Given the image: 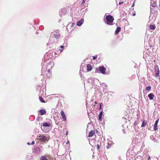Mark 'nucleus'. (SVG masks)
Returning <instances> with one entry per match:
<instances>
[{
    "label": "nucleus",
    "instance_id": "obj_1",
    "mask_svg": "<svg viewBox=\"0 0 160 160\" xmlns=\"http://www.w3.org/2000/svg\"><path fill=\"white\" fill-rule=\"evenodd\" d=\"M106 21L105 23L109 25H113V22L114 18L111 15H108L106 16Z\"/></svg>",
    "mask_w": 160,
    "mask_h": 160
},
{
    "label": "nucleus",
    "instance_id": "obj_2",
    "mask_svg": "<svg viewBox=\"0 0 160 160\" xmlns=\"http://www.w3.org/2000/svg\"><path fill=\"white\" fill-rule=\"evenodd\" d=\"M38 137L39 138L38 139L42 142H48L49 139V138L44 135H40Z\"/></svg>",
    "mask_w": 160,
    "mask_h": 160
},
{
    "label": "nucleus",
    "instance_id": "obj_3",
    "mask_svg": "<svg viewBox=\"0 0 160 160\" xmlns=\"http://www.w3.org/2000/svg\"><path fill=\"white\" fill-rule=\"evenodd\" d=\"M155 72V74L154 76L157 77L158 76L159 74V70L158 65H155L154 66Z\"/></svg>",
    "mask_w": 160,
    "mask_h": 160
},
{
    "label": "nucleus",
    "instance_id": "obj_4",
    "mask_svg": "<svg viewBox=\"0 0 160 160\" xmlns=\"http://www.w3.org/2000/svg\"><path fill=\"white\" fill-rule=\"evenodd\" d=\"M99 71L103 74H105L106 68L103 66H99L98 68Z\"/></svg>",
    "mask_w": 160,
    "mask_h": 160
},
{
    "label": "nucleus",
    "instance_id": "obj_5",
    "mask_svg": "<svg viewBox=\"0 0 160 160\" xmlns=\"http://www.w3.org/2000/svg\"><path fill=\"white\" fill-rule=\"evenodd\" d=\"M60 114L62 117V121L66 122L67 120L66 116L63 112V111L61 110L60 112Z\"/></svg>",
    "mask_w": 160,
    "mask_h": 160
},
{
    "label": "nucleus",
    "instance_id": "obj_6",
    "mask_svg": "<svg viewBox=\"0 0 160 160\" xmlns=\"http://www.w3.org/2000/svg\"><path fill=\"white\" fill-rule=\"evenodd\" d=\"M95 131L94 130H91L89 132V135L88 136V137H91L93 136L95 134Z\"/></svg>",
    "mask_w": 160,
    "mask_h": 160
},
{
    "label": "nucleus",
    "instance_id": "obj_7",
    "mask_svg": "<svg viewBox=\"0 0 160 160\" xmlns=\"http://www.w3.org/2000/svg\"><path fill=\"white\" fill-rule=\"evenodd\" d=\"M159 121V119H158L156 121L154 127V129L155 130H157L158 129V124Z\"/></svg>",
    "mask_w": 160,
    "mask_h": 160
},
{
    "label": "nucleus",
    "instance_id": "obj_8",
    "mask_svg": "<svg viewBox=\"0 0 160 160\" xmlns=\"http://www.w3.org/2000/svg\"><path fill=\"white\" fill-rule=\"evenodd\" d=\"M87 71L89 72L92 69V66L90 65L89 64H88L87 65Z\"/></svg>",
    "mask_w": 160,
    "mask_h": 160
},
{
    "label": "nucleus",
    "instance_id": "obj_9",
    "mask_svg": "<svg viewBox=\"0 0 160 160\" xmlns=\"http://www.w3.org/2000/svg\"><path fill=\"white\" fill-rule=\"evenodd\" d=\"M83 21L84 20L83 19H82L79 21H78L77 22V25L79 26H81L82 25V23H83Z\"/></svg>",
    "mask_w": 160,
    "mask_h": 160
},
{
    "label": "nucleus",
    "instance_id": "obj_10",
    "mask_svg": "<svg viewBox=\"0 0 160 160\" xmlns=\"http://www.w3.org/2000/svg\"><path fill=\"white\" fill-rule=\"evenodd\" d=\"M39 112L40 113V115H42L44 114H45L46 112V111L43 109H41L39 110Z\"/></svg>",
    "mask_w": 160,
    "mask_h": 160
},
{
    "label": "nucleus",
    "instance_id": "obj_11",
    "mask_svg": "<svg viewBox=\"0 0 160 160\" xmlns=\"http://www.w3.org/2000/svg\"><path fill=\"white\" fill-rule=\"evenodd\" d=\"M148 97L150 99L152 100L153 98L154 95L152 93H151L148 95Z\"/></svg>",
    "mask_w": 160,
    "mask_h": 160
},
{
    "label": "nucleus",
    "instance_id": "obj_12",
    "mask_svg": "<svg viewBox=\"0 0 160 160\" xmlns=\"http://www.w3.org/2000/svg\"><path fill=\"white\" fill-rule=\"evenodd\" d=\"M47 155L42 156L40 158V160H49L47 158Z\"/></svg>",
    "mask_w": 160,
    "mask_h": 160
},
{
    "label": "nucleus",
    "instance_id": "obj_13",
    "mask_svg": "<svg viewBox=\"0 0 160 160\" xmlns=\"http://www.w3.org/2000/svg\"><path fill=\"white\" fill-rule=\"evenodd\" d=\"M121 28L119 27L117 28L115 31V34H118L119 32L121 31Z\"/></svg>",
    "mask_w": 160,
    "mask_h": 160
},
{
    "label": "nucleus",
    "instance_id": "obj_14",
    "mask_svg": "<svg viewBox=\"0 0 160 160\" xmlns=\"http://www.w3.org/2000/svg\"><path fill=\"white\" fill-rule=\"evenodd\" d=\"M103 112L102 111H101L100 113H99V116H98V118H99V120L101 121V120L102 119V115L103 114Z\"/></svg>",
    "mask_w": 160,
    "mask_h": 160
},
{
    "label": "nucleus",
    "instance_id": "obj_15",
    "mask_svg": "<svg viewBox=\"0 0 160 160\" xmlns=\"http://www.w3.org/2000/svg\"><path fill=\"white\" fill-rule=\"evenodd\" d=\"M149 27L150 29L152 30H154L156 28V26L152 25H150Z\"/></svg>",
    "mask_w": 160,
    "mask_h": 160
},
{
    "label": "nucleus",
    "instance_id": "obj_16",
    "mask_svg": "<svg viewBox=\"0 0 160 160\" xmlns=\"http://www.w3.org/2000/svg\"><path fill=\"white\" fill-rule=\"evenodd\" d=\"M39 100L40 101V102L42 103H45V102L43 99V98H42L41 97H39Z\"/></svg>",
    "mask_w": 160,
    "mask_h": 160
},
{
    "label": "nucleus",
    "instance_id": "obj_17",
    "mask_svg": "<svg viewBox=\"0 0 160 160\" xmlns=\"http://www.w3.org/2000/svg\"><path fill=\"white\" fill-rule=\"evenodd\" d=\"M35 150L36 151H37L38 153H40L41 152V150L39 147H37L35 149Z\"/></svg>",
    "mask_w": 160,
    "mask_h": 160
},
{
    "label": "nucleus",
    "instance_id": "obj_18",
    "mask_svg": "<svg viewBox=\"0 0 160 160\" xmlns=\"http://www.w3.org/2000/svg\"><path fill=\"white\" fill-rule=\"evenodd\" d=\"M43 126L45 127H50V124H48L47 122H45V123H43Z\"/></svg>",
    "mask_w": 160,
    "mask_h": 160
},
{
    "label": "nucleus",
    "instance_id": "obj_19",
    "mask_svg": "<svg viewBox=\"0 0 160 160\" xmlns=\"http://www.w3.org/2000/svg\"><path fill=\"white\" fill-rule=\"evenodd\" d=\"M147 124V122H145V120H143L142 122V124L141 127H145Z\"/></svg>",
    "mask_w": 160,
    "mask_h": 160
},
{
    "label": "nucleus",
    "instance_id": "obj_20",
    "mask_svg": "<svg viewBox=\"0 0 160 160\" xmlns=\"http://www.w3.org/2000/svg\"><path fill=\"white\" fill-rule=\"evenodd\" d=\"M151 89V87L150 86H148L146 87L145 89L146 91H149Z\"/></svg>",
    "mask_w": 160,
    "mask_h": 160
},
{
    "label": "nucleus",
    "instance_id": "obj_21",
    "mask_svg": "<svg viewBox=\"0 0 160 160\" xmlns=\"http://www.w3.org/2000/svg\"><path fill=\"white\" fill-rule=\"evenodd\" d=\"M55 37L56 38H59L60 35L58 34H56L54 35Z\"/></svg>",
    "mask_w": 160,
    "mask_h": 160
},
{
    "label": "nucleus",
    "instance_id": "obj_22",
    "mask_svg": "<svg viewBox=\"0 0 160 160\" xmlns=\"http://www.w3.org/2000/svg\"><path fill=\"white\" fill-rule=\"evenodd\" d=\"M97 57H98V55H96L95 56H94L93 57V60L95 59L96 58H97Z\"/></svg>",
    "mask_w": 160,
    "mask_h": 160
},
{
    "label": "nucleus",
    "instance_id": "obj_23",
    "mask_svg": "<svg viewBox=\"0 0 160 160\" xmlns=\"http://www.w3.org/2000/svg\"><path fill=\"white\" fill-rule=\"evenodd\" d=\"M97 148L98 150H99L100 149V146L98 144L97 145Z\"/></svg>",
    "mask_w": 160,
    "mask_h": 160
},
{
    "label": "nucleus",
    "instance_id": "obj_24",
    "mask_svg": "<svg viewBox=\"0 0 160 160\" xmlns=\"http://www.w3.org/2000/svg\"><path fill=\"white\" fill-rule=\"evenodd\" d=\"M157 4L156 3H153L152 4V6L153 7H156Z\"/></svg>",
    "mask_w": 160,
    "mask_h": 160
},
{
    "label": "nucleus",
    "instance_id": "obj_25",
    "mask_svg": "<svg viewBox=\"0 0 160 160\" xmlns=\"http://www.w3.org/2000/svg\"><path fill=\"white\" fill-rule=\"evenodd\" d=\"M75 25V23H72V24H71V27H73Z\"/></svg>",
    "mask_w": 160,
    "mask_h": 160
},
{
    "label": "nucleus",
    "instance_id": "obj_26",
    "mask_svg": "<svg viewBox=\"0 0 160 160\" xmlns=\"http://www.w3.org/2000/svg\"><path fill=\"white\" fill-rule=\"evenodd\" d=\"M85 1H86V0H83L82 2V4L84 3Z\"/></svg>",
    "mask_w": 160,
    "mask_h": 160
},
{
    "label": "nucleus",
    "instance_id": "obj_27",
    "mask_svg": "<svg viewBox=\"0 0 160 160\" xmlns=\"http://www.w3.org/2000/svg\"><path fill=\"white\" fill-rule=\"evenodd\" d=\"M35 143L34 141H32V143H31V145H33Z\"/></svg>",
    "mask_w": 160,
    "mask_h": 160
},
{
    "label": "nucleus",
    "instance_id": "obj_28",
    "mask_svg": "<svg viewBox=\"0 0 160 160\" xmlns=\"http://www.w3.org/2000/svg\"><path fill=\"white\" fill-rule=\"evenodd\" d=\"M123 3V2H119V5H121V4H122V3Z\"/></svg>",
    "mask_w": 160,
    "mask_h": 160
},
{
    "label": "nucleus",
    "instance_id": "obj_29",
    "mask_svg": "<svg viewBox=\"0 0 160 160\" xmlns=\"http://www.w3.org/2000/svg\"><path fill=\"white\" fill-rule=\"evenodd\" d=\"M60 48H64V46L62 45L60 46Z\"/></svg>",
    "mask_w": 160,
    "mask_h": 160
},
{
    "label": "nucleus",
    "instance_id": "obj_30",
    "mask_svg": "<svg viewBox=\"0 0 160 160\" xmlns=\"http://www.w3.org/2000/svg\"><path fill=\"white\" fill-rule=\"evenodd\" d=\"M27 144H28V145H30L31 144V143H30V142H28V143H27Z\"/></svg>",
    "mask_w": 160,
    "mask_h": 160
},
{
    "label": "nucleus",
    "instance_id": "obj_31",
    "mask_svg": "<svg viewBox=\"0 0 160 160\" xmlns=\"http://www.w3.org/2000/svg\"><path fill=\"white\" fill-rule=\"evenodd\" d=\"M101 107H102L101 103H100V109L101 108Z\"/></svg>",
    "mask_w": 160,
    "mask_h": 160
},
{
    "label": "nucleus",
    "instance_id": "obj_32",
    "mask_svg": "<svg viewBox=\"0 0 160 160\" xmlns=\"http://www.w3.org/2000/svg\"><path fill=\"white\" fill-rule=\"evenodd\" d=\"M134 2H133V4L132 5V7H133L134 6Z\"/></svg>",
    "mask_w": 160,
    "mask_h": 160
},
{
    "label": "nucleus",
    "instance_id": "obj_33",
    "mask_svg": "<svg viewBox=\"0 0 160 160\" xmlns=\"http://www.w3.org/2000/svg\"><path fill=\"white\" fill-rule=\"evenodd\" d=\"M159 6L160 7V0H159Z\"/></svg>",
    "mask_w": 160,
    "mask_h": 160
},
{
    "label": "nucleus",
    "instance_id": "obj_34",
    "mask_svg": "<svg viewBox=\"0 0 160 160\" xmlns=\"http://www.w3.org/2000/svg\"><path fill=\"white\" fill-rule=\"evenodd\" d=\"M135 15H136V14H135V13H134V14H133V16H135Z\"/></svg>",
    "mask_w": 160,
    "mask_h": 160
},
{
    "label": "nucleus",
    "instance_id": "obj_35",
    "mask_svg": "<svg viewBox=\"0 0 160 160\" xmlns=\"http://www.w3.org/2000/svg\"><path fill=\"white\" fill-rule=\"evenodd\" d=\"M150 158V157L149 156L148 158V159H149Z\"/></svg>",
    "mask_w": 160,
    "mask_h": 160
},
{
    "label": "nucleus",
    "instance_id": "obj_36",
    "mask_svg": "<svg viewBox=\"0 0 160 160\" xmlns=\"http://www.w3.org/2000/svg\"><path fill=\"white\" fill-rule=\"evenodd\" d=\"M95 103L96 104H97V102H95Z\"/></svg>",
    "mask_w": 160,
    "mask_h": 160
},
{
    "label": "nucleus",
    "instance_id": "obj_37",
    "mask_svg": "<svg viewBox=\"0 0 160 160\" xmlns=\"http://www.w3.org/2000/svg\"><path fill=\"white\" fill-rule=\"evenodd\" d=\"M48 72H49L50 70L49 69H48Z\"/></svg>",
    "mask_w": 160,
    "mask_h": 160
},
{
    "label": "nucleus",
    "instance_id": "obj_38",
    "mask_svg": "<svg viewBox=\"0 0 160 160\" xmlns=\"http://www.w3.org/2000/svg\"><path fill=\"white\" fill-rule=\"evenodd\" d=\"M62 51V50H61V52Z\"/></svg>",
    "mask_w": 160,
    "mask_h": 160
},
{
    "label": "nucleus",
    "instance_id": "obj_39",
    "mask_svg": "<svg viewBox=\"0 0 160 160\" xmlns=\"http://www.w3.org/2000/svg\"><path fill=\"white\" fill-rule=\"evenodd\" d=\"M67 133H68V132H67V133H66V134H67Z\"/></svg>",
    "mask_w": 160,
    "mask_h": 160
},
{
    "label": "nucleus",
    "instance_id": "obj_40",
    "mask_svg": "<svg viewBox=\"0 0 160 160\" xmlns=\"http://www.w3.org/2000/svg\"><path fill=\"white\" fill-rule=\"evenodd\" d=\"M59 122H58V124Z\"/></svg>",
    "mask_w": 160,
    "mask_h": 160
}]
</instances>
